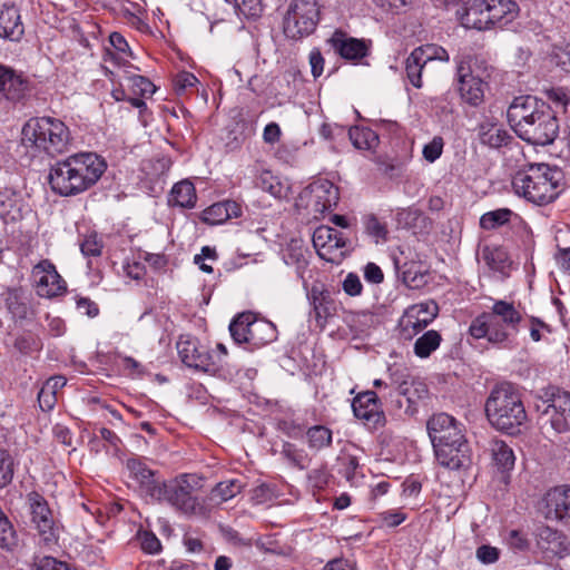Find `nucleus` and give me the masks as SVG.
Segmentation results:
<instances>
[{"instance_id": "f257e3e1", "label": "nucleus", "mask_w": 570, "mask_h": 570, "mask_svg": "<svg viewBox=\"0 0 570 570\" xmlns=\"http://www.w3.org/2000/svg\"><path fill=\"white\" fill-rule=\"evenodd\" d=\"M507 117L518 137L529 144L547 146L558 136L559 124L553 110L534 96L515 97Z\"/></svg>"}, {"instance_id": "f03ea898", "label": "nucleus", "mask_w": 570, "mask_h": 570, "mask_svg": "<svg viewBox=\"0 0 570 570\" xmlns=\"http://www.w3.org/2000/svg\"><path fill=\"white\" fill-rule=\"evenodd\" d=\"M106 168L105 159L95 153L73 154L51 165L48 180L53 193L76 196L94 186Z\"/></svg>"}, {"instance_id": "7ed1b4c3", "label": "nucleus", "mask_w": 570, "mask_h": 570, "mask_svg": "<svg viewBox=\"0 0 570 570\" xmlns=\"http://www.w3.org/2000/svg\"><path fill=\"white\" fill-rule=\"evenodd\" d=\"M521 321L522 315L513 303L498 299L490 311L483 312L471 322L469 334L475 340L485 338L499 347H511Z\"/></svg>"}, {"instance_id": "20e7f679", "label": "nucleus", "mask_w": 570, "mask_h": 570, "mask_svg": "<svg viewBox=\"0 0 570 570\" xmlns=\"http://www.w3.org/2000/svg\"><path fill=\"white\" fill-rule=\"evenodd\" d=\"M21 144L33 154L50 157L68 153L72 137L67 125L53 117L30 118L22 127Z\"/></svg>"}, {"instance_id": "39448f33", "label": "nucleus", "mask_w": 570, "mask_h": 570, "mask_svg": "<svg viewBox=\"0 0 570 570\" xmlns=\"http://www.w3.org/2000/svg\"><path fill=\"white\" fill-rule=\"evenodd\" d=\"M485 414L493 428L513 433L527 421L520 390L508 382L495 385L487 399Z\"/></svg>"}, {"instance_id": "423d86ee", "label": "nucleus", "mask_w": 570, "mask_h": 570, "mask_svg": "<svg viewBox=\"0 0 570 570\" xmlns=\"http://www.w3.org/2000/svg\"><path fill=\"white\" fill-rule=\"evenodd\" d=\"M560 173L547 164H532L518 171L512 179L517 195L542 206L553 202L559 195Z\"/></svg>"}, {"instance_id": "0eeeda50", "label": "nucleus", "mask_w": 570, "mask_h": 570, "mask_svg": "<svg viewBox=\"0 0 570 570\" xmlns=\"http://www.w3.org/2000/svg\"><path fill=\"white\" fill-rule=\"evenodd\" d=\"M200 488V479L195 474H183L168 482L163 481L159 485V495L153 501L167 502L175 509L189 514L194 513L199 505L195 495Z\"/></svg>"}, {"instance_id": "6e6552de", "label": "nucleus", "mask_w": 570, "mask_h": 570, "mask_svg": "<svg viewBox=\"0 0 570 570\" xmlns=\"http://www.w3.org/2000/svg\"><path fill=\"white\" fill-rule=\"evenodd\" d=\"M320 21L317 0H292L283 19L284 35L293 40L309 36Z\"/></svg>"}, {"instance_id": "1a4fd4ad", "label": "nucleus", "mask_w": 570, "mask_h": 570, "mask_svg": "<svg viewBox=\"0 0 570 570\" xmlns=\"http://www.w3.org/2000/svg\"><path fill=\"white\" fill-rule=\"evenodd\" d=\"M28 502L31 525L37 531L40 542L47 547L57 544L60 527L46 499L37 492H31Z\"/></svg>"}, {"instance_id": "9d476101", "label": "nucleus", "mask_w": 570, "mask_h": 570, "mask_svg": "<svg viewBox=\"0 0 570 570\" xmlns=\"http://www.w3.org/2000/svg\"><path fill=\"white\" fill-rule=\"evenodd\" d=\"M340 199L338 188L327 179H317L298 195V205L308 209L314 217L331 210Z\"/></svg>"}, {"instance_id": "9b49d317", "label": "nucleus", "mask_w": 570, "mask_h": 570, "mask_svg": "<svg viewBox=\"0 0 570 570\" xmlns=\"http://www.w3.org/2000/svg\"><path fill=\"white\" fill-rule=\"evenodd\" d=\"M439 315V305L425 301L410 305L399 320V334L402 340L411 341L426 328Z\"/></svg>"}, {"instance_id": "f8f14e48", "label": "nucleus", "mask_w": 570, "mask_h": 570, "mask_svg": "<svg viewBox=\"0 0 570 570\" xmlns=\"http://www.w3.org/2000/svg\"><path fill=\"white\" fill-rule=\"evenodd\" d=\"M176 347L181 362L188 367L216 373L222 366L220 360H216L195 337L181 335Z\"/></svg>"}, {"instance_id": "ddd939ff", "label": "nucleus", "mask_w": 570, "mask_h": 570, "mask_svg": "<svg viewBox=\"0 0 570 570\" xmlns=\"http://www.w3.org/2000/svg\"><path fill=\"white\" fill-rule=\"evenodd\" d=\"M31 279L40 297L55 298L67 292L66 281L49 259H42L32 267Z\"/></svg>"}, {"instance_id": "4468645a", "label": "nucleus", "mask_w": 570, "mask_h": 570, "mask_svg": "<svg viewBox=\"0 0 570 570\" xmlns=\"http://www.w3.org/2000/svg\"><path fill=\"white\" fill-rule=\"evenodd\" d=\"M544 519L570 527V485L561 484L550 488L540 502Z\"/></svg>"}, {"instance_id": "2eb2a0df", "label": "nucleus", "mask_w": 570, "mask_h": 570, "mask_svg": "<svg viewBox=\"0 0 570 570\" xmlns=\"http://www.w3.org/2000/svg\"><path fill=\"white\" fill-rule=\"evenodd\" d=\"M354 415L370 429L384 426L386 419L375 392L360 393L352 402Z\"/></svg>"}, {"instance_id": "dca6fc26", "label": "nucleus", "mask_w": 570, "mask_h": 570, "mask_svg": "<svg viewBox=\"0 0 570 570\" xmlns=\"http://www.w3.org/2000/svg\"><path fill=\"white\" fill-rule=\"evenodd\" d=\"M426 428L433 445L449 442L456 444V442L465 441L461 424L446 413L434 414L428 421Z\"/></svg>"}, {"instance_id": "f3484780", "label": "nucleus", "mask_w": 570, "mask_h": 570, "mask_svg": "<svg viewBox=\"0 0 570 570\" xmlns=\"http://www.w3.org/2000/svg\"><path fill=\"white\" fill-rule=\"evenodd\" d=\"M543 413L549 415L550 425L557 433L570 431V393L561 390L553 392Z\"/></svg>"}, {"instance_id": "a211bd4d", "label": "nucleus", "mask_w": 570, "mask_h": 570, "mask_svg": "<svg viewBox=\"0 0 570 570\" xmlns=\"http://www.w3.org/2000/svg\"><path fill=\"white\" fill-rule=\"evenodd\" d=\"M126 466L130 478L137 482L141 494L150 500L159 495V485L163 481L156 476V471L149 469L146 463L138 458L127 460Z\"/></svg>"}, {"instance_id": "6ab92c4d", "label": "nucleus", "mask_w": 570, "mask_h": 570, "mask_svg": "<svg viewBox=\"0 0 570 570\" xmlns=\"http://www.w3.org/2000/svg\"><path fill=\"white\" fill-rule=\"evenodd\" d=\"M456 73L461 98L471 106H479L484 98L483 80L474 76L463 61L459 62Z\"/></svg>"}, {"instance_id": "aec40b11", "label": "nucleus", "mask_w": 570, "mask_h": 570, "mask_svg": "<svg viewBox=\"0 0 570 570\" xmlns=\"http://www.w3.org/2000/svg\"><path fill=\"white\" fill-rule=\"evenodd\" d=\"M487 0H468L455 10V16L462 27L466 29L487 30L489 20L487 18Z\"/></svg>"}, {"instance_id": "412c9836", "label": "nucleus", "mask_w": 570, "mask_h": 570, "mask_svg": "<svg viewBox=\"0 0 570 570\" xmlns=\"http://www.w3.org/2000/svg\"><path fill=\"white\" fill-rule=\"evenodd\" d=\"M438 462L448 469L459 470L470 462L469 445L465 441L433 445Z\"/></svg>"}, {"instance_id": "4be33fe9", "label": "nucleus", "mask_w": 570, "mask_h": 570, "mask_svg": "<svg viewBox=\"0 0 570 570\" xmlns=\"http://www.w3.org/2000/svg\"><path fill=\"white\" fill-rule=\"evenodd\" d=\"M327 45L333 51L345 60H360L367 55L368 48L364 40L346 36L342 31H335L327 39Z\"/></svg>"}, {"instance_id": "5701e85b", "label": "nucleus", "mask_w": 570, "mask_h": 570, "mask_svg": "<svg viewBox=\"0 0 570 570\" xmlns=\"http://www.w3.org/2000/svg\"><path fill=\"white\" fill-rule=\"evenodd\" d=\"M28 90L27 80L12 68L0 65V95L10 101H20Z\"/></svg>"}, {"instance_id": "b1692460", "label": "nucleus", "mask_w": 570, "mask_h": 570, "mask_svg": "<svg viewBox=\"0 0 570 570\" xmlns=\"http://www.w3.org/2000/svg\"><path fill=\"white\" fill-rule=\"evenodd\" d=\"M24 35L19 9L14 4H3L0 8V38L19 41Z\"/></svg>"}, {"instance_id": "393cba45", "label": "nucleus", "mask_w": 570, "mask_h": 570, "mask_svg": "<svg viewBox=\"0 0 570 570\" xmlns=\"http://www.w3.org/2000/svg\"><path fill=\"white\" fill-rule=\"evenodd\" d=\"M313 245L321 257L331 254L334 249L345 247L342 234L330 226H320L313 233Z\"/></svg>"}, {"instance_id": "a878e982", "label": "nucleus", "mask_w": 570, "mask_h": 570, "mask_svg": "<svg viewBox=\"0 0 570 570\" xmlns=\"http://www.w3.org/2000/svg\"><path fill=\"white\" fill-rule=\"evenodd\" d=\"M242 216V206L235 200H224L207 207L202 215L204 223L219 225L230 218Z\"/></svg>"}, {"instance_id": "bb28decb", "label": "nucleus", "mask_w": 570, "mask_h": 570, "mask_svg": "<svg viewBox=\"0 0 570 570\" xmlns=\"http://www.w3.org/2000/svg\"><path fill=\"white\" fill-rule=\"evenodd\" d=\"M489 29L498 23L512 21L518 13V4L512 0H487Z\"/></svg>"}, {"instance_id": "cd10ccee", "label": "nucleus", "mask_w": 570, "mask_h": 570, "mask_svg": "<svg viewBox=\"0 0 570 570\" xmlns=\"http://www.w3.org/2000/svg\"><path fill=\"white\" fill-rule=\"evenodd\" d=\"M535 540L541 550L552 554H558L564 549L563 533L549 525H541L537 529Z\"/></svg>"}, {"instance_id": "c85d7f7f", "label": "nucleus", "mask_w": 570, "mask_h": 570, "mask_svg": "<svg viewBox=\"0 0 570 570\" xmlns=\"http://www.w3.org/2000/svg\"><path fill=\"white\" fill-rule=\"evenodd\" d=\"M249 335V344L261 347L276 338V327L272 322L265 320H256L253 315L252 326L247 328Z\"/></svg>"}, {"instance_id": "c756f323", "label": "nucleus", "mask_w": 570, "mask_h": 570, "mask_svg": "<svg viewBox=\"0 0 570 570\" xmlns=\"http://www.w3.org/2000/svg\"><path fill=\"white\" fill-rule=\"evenodd\" d=\"M391 379H392V385L395 386L399 394L405 396V399L410 405H414L419 400H422V399L426 397V395H428L426 385L420 381H414V380L400 381L396 377V373H393L391 375Z\"/></svg>"}, {"instance_id": "7c9ffc66", "label": "nucleus", "mask_w": 570, "mask_h": 570, "mask_svg": "<svg viewBox=\"0 0 570 570\" xmlns=\"http://www.w3.org/2000/svg\"><path fill=\"white\" fill-rule=\"evenodd\" d=\"M196 190L188 180H181L175 184L168 197L169 205L181 208H193L196 204Z\"/></svg>"}, {"instance_id": "2f4dec72", "label": "nucleus", "mask_w": 570, "mask_h": 570, "mask_svg": "<svg viewBox=\"0 0 570 570\" xmlns=\"http://www.w3.org/2000/svg\"><path fill=\"white\" fill-rule=\"evenodd\" d=\"M479 136L481 144L490 148H500L507 145L511 139V136L505 129L494 124L480 125Z\"/></svg>"}, {"instance_id": "473e14b6", "label": "nucleus", "mask_w": 570, "mask_h": 570, "mask_svg": "<svg viewBox=\"0 0 570 570\" xmlns=\"http://www.w3.org/2000/svg\"><path fill=\"white\" fill-rule=\"evenodd\" d=\"M442 342V335L435 330H429L416 338L413 345L414 355L419 358H428L435 352Z\"/></svg>"}, {"instance_id": "72a5a7b5", "label": "nucleus", "mask_w": 570, "mask_h": 570, "mask_svg": "<svg viewBox=\"0 0 570 570\" xmlns=\"http://www.w3.org/2000/svg\"><path fill=\"white\" fill-rule=\"evenodd\" d=\"M333 441V432L325 425H314L306 431V442L312 451H321L330 448Z\"/></svg>"}, {"instance_id": "f704fd0d", "label": "nucleus", "mask_w": 570, "mask_h": 570, "mask_svg": "<svg viewBox=\"0 0 570 570\" xmlns=\"http://www.w3.org/2000/svg\"><path fill=\"white\" fill-rule=\"evenodd\" d=\"M348 137L353 146L361 150H372L379 144L377 134L366 127H352L348 130Z\"/></svg>"}, {"instance_id": "c9c22d12", "label": "nucleus", "mask_w": 570, "mask_h": 570, "mask_svg": "<svg viewBox=\"0 0 570 570\" xmlns=\"http://www.w3.org/2000/svg\"><path fill=\"white\" fill-rule=\"evenodd\" d=\"M425 65L426 62L423 60L416 49H414L405 60L406 78L415 88H421L423 86L422 71Z\"/></svg>"}, {"instance_id": "e433bc0d", "label": "nucleus", "mask_w": 570, "mask_h": 570, "mask_svg": "<svg viewBox=\"0 0 570 570\" xmlns=\"http://www.w3.org/2000/svg\"><path fill=\"white\" fill-rule=\"evenodd\" d=\"M491 451L493 461L500 470L509 471L514 466V453L505 442L494 441Z\"/></svg>"}, {"instance_id": "4c0bfd02", "label": "nucleus", "mask_w": 570, "mask_h": 570, "mask_svg": "<svg viewBox=\"0 0 570 570\" xmlns=\"http://www.w3.org/2000/svg\"><path fill=\"white\" fill-rule=\"evenodd\" d=\"M253 314L252 313H240L238 314L229 324L230 336L237 344L248 343L249 344V335L247 334V328L252 326Z\"/></svg>"}, {"instance_id": "58836bf2", "label": "nucleus", "mask_w": 570, "mask_h": 570, "mask_svg": "<svg viewBox=\"0 0 570 570\" xmlns=\"http://www.w3.org/2000/svg\"><path fill=\"white\" fill-rule=\"evenodd\" d=\"M243 483L237 479L219 482L212 491V499L220 502L228 501L243 490Z\"/></svg>"}, {"instance_id": "ea45409f", "label": "nucleus", "mask_w": 570, "mask_h": 570, "mask_svg": "<svg viewBox=\"0 0 570 570\" xmlns=\"http://www.w3.org/2000/svg\"><path fill=\"white\" fill-rule=\"evenodd\" d=\"M512 210L509 208H499L483 214L480 218V226L483 229L491 230L510 222Z\"/></svg>"}, {"instance_id": "a19ab883", "label": "nucleus", "mask_w": 570, "mask_h": 570, "mask_svg": "<svg viewBox=\"0 0 570 570\" xmlns=\"http://www.w3.org/2000/svg\"><path fill=\"white\" fill-rule=\"evenodd\" d=\"M128 87L136 96H150L155 92V85L146 77L139 75H128L126 77Z\"/></svg>"}, {"instance_id": "79ce46f5", "label": "nucleus", "mask_w": 570, "mask_h": 570, "mask_svg": "<svg viewBox=\"0 0 570 570\" xmlns=\"http://www.w3.org/2000/svg\"><path fill=\"white\" fill-rule=\"evenodd\" d=\"M415 49L426 63L433 60H440L443 62H448L450 60L448 51L435 43H428Z\"/></svg>"}, {"instance_id": "37998d69", "label": "nucleus", "mask_w": 570, "mask_h": 570, "mask_svg": "<svg viewBox=\"0 0 570 570\" xmlns=\"http://www.w3.org/2000/svg\"><path fill=\"white\" fill-rule=\"evenodd\" d=\"M104 248L102 240L96 233H91L85 236L80 243V250L86 257H97L101 255Z\"/></svg>"}, {"instance_id": "c03bdc74", "label": "nucleus", "mask_w": 570, "mask_h": 570, "mask_svg": "<svg viewBox=\"0 0 570 570\" xmlns=\"http://www.w3.org/2000/svg\"><path fill=\"white\" fill-rule=\"evenodd\" d=\"M365 232L375 238V242L386 240L387 229L375 215H368L364 219Z\"/></svg>"}, {"instance_id": "a18cd8bd", "label": "nucleus", "mask_w": 570, "mask_h": 570, "mask_svg": "<svg viewBox=\"0 0 570 570\" xmlns=\"http://www.w3.org/2000/svg\"><path fill=\"white\" fill-rule=\"evenodd\" d=\"M12 464L10 454L0 448V489L4 488L12 481Z\"/></svg>"}, {"instance_id": "49530a36", "label": "nucleus", "mask_w": 570, "mask_h": 570, "mask_svg": "<svg viewBox=\"0 0 570 570\" xmlns=\"http://www.w3.org/2000/svg\"><path fill=\"white\" fill-rule=\"evenodd\" d=\"M282 455L286 458L293 465L304 469L306 454L303 450L296 448L295 444L285 442L282 448Z\"/></svg>"}, {"instance_id": "de8ad7c7", "label": "nucleus", "mask_w": 570, "mask_h": 570, "mask_svg": "<svg viewBox=\"0 0 570 570\" xmlns=\"http://www.w3.org/2000/svg\"><path fill=\"white\" fill-rule=\"evenodd\" d=\"M444 140L440 136H435L429 144L423 147L422 154L426 161L434 163L443 153Z\"/></svg>"}, {"instance_id": "09e8293b", "label": "nucleus", "mask_w": 570, "mask_h": 570, "mask_svg": "<svg viewBox=\"0 0 570 570\" xmlns=\"http://www.w3.org/2000/svg\"><path fill=\"white\" fill-rule=\"evenodd\" d=\"M483 258L492 269L500 271L504 267L507 255L501 248H485L483 250Z\"/></svg>"}, {"instance_id": "8fccbe9b", "label": "nucleus", "mask_w": 570, "mask_h": 570, "mask_svg": "<svg viewBox=\"0 0 570 570\" xmlns=\"http://www.w3.org/2000/svg\"><path fill=\"white\" fill-rule=\"evenodd\" d=\"M14 543V531L8 518L0 513V546L10 548Z\"/></svg>"}, {"instance_id": "3c124183", "label": "nucleus", "mask_w": 570, "mask_h": 570, "mask_svg": "<svg viewBox=\"0 0 570 570\" xmlns=\"http://www.w3.org/2000/svg\"><path fill=\"white\" fill-rule=\"evenodd\" d=\"M476 559L483 564H492L499 560L500 550L495 547L483 544L476 549Z\"/></svg>"}, {"instance_id": "603ef678", "label": "nucleus", "mask_w": 570, "mask_h": 570, "mask_svg": "<svg viewBox=\"0 0 570 570\" xmlns=\"http://www.w3.org/2000/svg\"><path fill=\"white\" fill-rule=\"evenodd\" d=\"M262 189L268 191L274 197H282L283 187L277 179L268 171L261 177Z\"/></svg>"}, {"instance_id": "864d4df0", "label": "nucleus", "mask_w": 570, "mask_h": 570, "mask_svg": "<svg viewBox=\"0 0 570 570\" xmlns=\"http://www.w3.org/2000/svg\"><path fill=\"white\" fill-rule=\"evenodd\" d=\"M553 59L558 67L570 72V42L563 47H557L553 51Z\"/></svg>"}, {"instance_id": "5fc2aeb1", "label": "nucleus", "mask_w": 570, "mask_h": 570, "mask_svg": "<svg viewBox=\"0 0 570 570\" xmlns=\"http://www.w3.org/2000/svg\"><path fill=\"white\" fill-rule=\"evenodd\" d=\"M197 82L198 79L193 73L187 71L179 72L174 79V85L177 92L193 88L197 85Z\"/></svg>"}, {"instance_id": "6e6d98bb", "label": "nucleus", "mask_w": 570, "mask_h": 570, "mask_svg": "<svg viewBox=\"0 0 570 570\" xmlns=\"http://www.w3.org/2000/svg\"><path fill=\"white\" fill-rule=\"evenodd\" d=\"M362 283L356 274L350 273L345 277L343 282V289L346 294L350 296H357L362 293Z\"/></svg>"}, {"instance_id": "4d7b16f0", "label": "nucleus", "mask_w": 570, "mask_h": 570, "mask_svg": "<svg viewBox=\"0 0 570 570\" xmlns=\"http://www.w3.org/2000/svg\"><path fill=\"white\" fill-rule=\"evenodd\" d=\"M37 570H77L68 563L58 561L52 557L42 558L37 564Z\"/></svg>"}, {"instance_id": "13d9d810", "label": "nucleus", "mask_w": 570, "mask_h": 570, "mask_svg": "<svg viewBox=\"0 0 570 570\" xmlns=\"http://www.w3.org/2000/svg\"><path fill=\"white\" fill-rule=\"evenodd\" d=\"M38 402L42 411H50L57 403V395L42 385L38 393Z\"/></svg>"}, {"instance_id": "bf43d9fd", "label": "nucleus", "mask_w": 570, "mask_h": 570, "mask_svg": "<svg viewBox=\"0 0 570 570\" xmlns=\"http://www.w3.org/2000/svg\"><path fill=\"white\" fill-rule=\"evenodd\" d=\"M140 544L144 551L151 554L159 552L161 548L159 539L151 532L142 533Z\"/></svg>"}, {"instance_id": "052dcab7", "label": "nucleus", "mask_w": 570, "mask_h": 570, "mask_svg": "<svg viewBox=\"0 0 570 570\" xmlns=\"http://www.w3.org/2000/svg\"><path fill=\"white\" fill-rule=\"evenodd\" d=\"M77 309L89 317H95L99 313V308L95 302L87 297H79L76 301Z\"/></svg>"}, {"instance_id": "680f3d73", "label": "nucleus", "mask_w": 570, "mask_h": 570, "mask_svg": "<svg viewBox=\"0 0 570 570\" xmlns=\"http://www.w3.org/2000/svg\"><path fill=\"white\" fill-rule=\"evenodd\" d=\"M311 71L314 78L322 75L324 69V58L318 49H313L308 56Z\"/></svg>"}, {"instance_id": "e2e57ef3", "label": "nucleus", "mask_w": 570, "mask_h": 570, "mask_svg": "<svg viewBox=\"0 0 570 570\" xmlns=\"http://www.w3.org/2000/svg\"><path fill=\"white\" fill-rule=\"evenodd\" d=\"M382 522L387 527H397L405 519L406 514L401 511H385L380 514Z\"/></svg>"}, {"instance_id": "0e129e2a", "label": "nucleus", "mask_w": 570, "mask_h": 570, "mask_svg": "<svg viewBox=\"0 0 570 570\" xmlns=\"http://www.w3.org/2000/svg\"><path fill=\"white\" fill-rule=\"evenodd\" d=\"M364 277L370 283L380 284L383 282L384 275L376 264L368 263L364 268Z\"/></svg>"}, {"instance_id": "69168bd1", "label": "nucleus", "mask_w": 570, "mask_h": 570, "mask_svg": "<svg viewBox=\"0 0 570 570\" xmlns=\"http://www.w3.org/2000/svg\"><path fill=\"white\" fill-rule=\"evenodd\" d=\"M124 272L127 277L139 281L145 276L146 269L141 263L132 262L124 265Z\"/></svg>"}, {"instance_id": "338daca9", "label": "nucleus", "mask_w": 570, "mask_h": 570, "mask_svg": "<svg viewBox=\"0 0 570 570\" xmlns=\"http://www.w3.org/2000/svg\"><path fill=\"white\" fill-rule=\"evenodd\" d=\"M282 135L281 128L276 122H269L265 126L263 139L266 144H275Z\"/></svg>"}, {"instance_id": "774afa93", "label": "nucleus", "mask_w": 570, "mask_h": 570, "mask_svg": "<svg viewBox=\"0 0 570 570\" xmlns=\"http://www.w3.org/2000/svg\"><path fill=\"white\" fill-rule=\"evenodd\" d=\"M109 42L118 52L127 53L130 51L126 39L119 32H112L109 37Z\"/></svg>"}]
</instances>
